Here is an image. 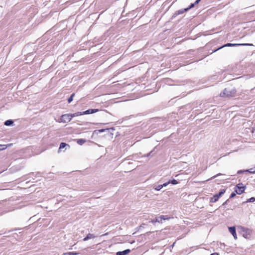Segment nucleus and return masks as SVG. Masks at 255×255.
I'll return each instance as SVG.
<instances>
[{
	"label": "nucleus",
	"instance_id": "f257e3e1",
	"mask_svg": "<svg viewBox=\"0 0 255 255\" xmlns=\"http://www.w3.org/2000/svg\"><path fill=\"white\" fill-rule=\"evenodd\" d=\"M236 92V90L233 88H227L220 93V96L222 97H233L235 95Z\"/></svg>",
	"mask_w": 255,
	"mask_h": 255
},
{
	"label": "nucleus",
	"instance_id": "f03ea898",
	"mask_svg": "<svg viewBox=\"0 0 255 255\" xmlns=\"http://www.w3.org/2000/svg\"><path fill=\"white\" fill-rule=\"evenodd\" d=\"M225 192V189H222L220 190V191L219 192V194H215V195L213 196V197L211 198L210 199V202H212V203H215L216 202H217L218 199H219V198L222 196Z\"/></svg>",
	"mask_w": 255,
	"mask_h": 255
},
{
	"label": "nucleus",
	"instance_id": "7ed1b4c3",
	"mask_svg": "<svg viewBox=\"0 0 255 255\" xmlns=\"http://www.w3.org/2000/svg\"><path fill=\"white\" fill-rule=\"evenodd\" d=\"M72 119V117L70 114H64L60 118L61 122L64 123L70 122Z\"/></svg>",
	"mask_w": 255,
	"mask_h": 255
},
{
	"label": "nucleus",
	"instance_id": "20e7f679",
	"mask_svg": "<svg viewBox=\"0 0 255 255\" xmlns=\"http://www.w3.org/2000/svg\"><path fill=\"white\" fill-rule=\"evenodd\" d=\"M253 46V44H250V43H240V44H237V43H228L226 44H225L224 46L222 47H231V46ZM221 48V47L220 48Z\"/></svg>",
	"mask_w": 255,
	"mask_h": 255
},
{
	"label": "nucleus",
	"instance_id": "39448f33",
	"mask_svg": "<svg viewBox=\"0 0 255 255\" xmlns=\"http://www.w3.org/2000/svg\"><path fill=\"white\" fill-rule=\"evenodd\" d=\"M245 189V188L244 186L238 184L235 187V192L238 194H241L244 192Z\"/></svg>",
	"mask_w": 255,
	"mask_h": 255
},
{
	"label": "nucleus",
	"instance_id": "423d86ee",
	"mask_svg": "<svg viewBox=\"0 0 255 255\" xmlns=\"http://www.w3.org/2000/svg\"><path fill=\"white\" fill-rule=\"evenodd\" d=\"M194 6V4H191V5L187 8L181 9L176 12L175 14H180L183 13L184 12L188 11L189 9L193 8Z\"/></svg>",
	"mask_w": 255,
	"mask_h": 255
},
{
	"label": "nucleus",
	"instance_id": "0eeeda50",
	"mask_svg": "<svg viewBox=\"0 0 255 255\" xmlns=\"http://www.w3.org/2000/svg\"><path fill=\"white\" fill-rule=\"evenodd\" d=\"M229 230L231 234L233 236L235 239H237L236 229L235 227H231L229 228Z\"/></svg>",
	"mask_w": 255,
	"mask_h": 255
},
{
	"label": "nucleus",
	"instance_id": "6e6552de",
	"mask_svg": "<svg viewBox=\"0 0 255 255\" xmlns=\"http://www.w3.org/2000/svg\"><path fill=\"white\" fill-rule=\"evenodd\" d=\"M98 111V109H89L83 112V115L92 114Z\"/></svg>",
	"mask_w": 255,
	"mask_h": 255
},
{
	"label": "nucleus",
	"instance_id": "1a4fd4ad",
	"mask_svg": "<svg viewBox=\"0 0 255 255\" xmlns=\"http://www.w3.org/2000/svg\"><path fill=\"white\" fill-rule=\"evenodd\" d=\"M130 250L129 249H127L124 251L118 252L116 254L117 255H126L129 253Z\"/></svg>",
	"mask_w": 255,
	"mask_h": 255
},
{
	"label": "nucleus",
	"instance_id": "9d476101",
	"mask_svg": "<svg viewBox=\"0 0 255 255\" xmlns=\"http://www.w3.org/2000/svg\"><path fill=\"white\" fill-rule=\"evenodd\" d=\"M96 236L92 234H88L87 236L83 239L84 241H88V240L94 239Z\"/></svg>",
	"mask_w": 255,
	"mask_h": 255
},
{
	"label": "nucleus",
	"instance_id": "9b49d317",
	"mask_svg": "<svg viewBox=\"0 0 255 255\" xmlns=\"http://www.w3.org/2000/svg\"><path fill=\"white\" fill-rule=\"evenodd\" d=\"M69 114L71 116L72 119L75 117H78L79 116L83 115L82 112H76L74 114Z\"/></svg>",
	"mask_w": 255,
	"mask_h": 255
},
{
	"label": "nucleus",
	"instance_id": "f8f14e48",
	"mask_svg": "<svg viewBox=\"0 0 255 255\" xmlns=\"http://www.w3.org/2000/svg\"><path fill=\"white\" fill-rule=\"evenodd\" d=\"M13 122L12 120H8L4 122V125H5L6 126H11L13 124Z\"/></svg>",
	"mask_w": 255,
	"mask_h": 255
},
{
	"label": "nucleus",
	"instance_id": "ddd939ff",
	"mask_svg": "<svg viewBox=\"0 0 255 255\" xmlns=\"http://www.w3.org/2000/svg\"><path fill=\"white\" fill-rule=\"evenodd\" d=\"M86 142V140L83 139H77V143L80 145H82Z\"/></svg>",
	"mask_w": 255,
	"mask_h": 255
},
{
	"label": "nucleus",
	"instance_id": "4468645a",
	"mask_svg": "<svg viewBox=\"0 0 255 255\" xmlns=\"http://www.w3.org/2000/svg\"><path fill=\"white\" fill-rule=\"evenodd\" d=\"M11 144H9L7 145H2L0 144V147H1V148H0V150H3L6 149L7 147L10 146Z\"/></svg>",
	"mask_w": 255,
	"mask_h": 255
},
{
	"label": "nucleus",
	"instance_id": "2eb2a0df",
	"mask_svg": "<svg viewBox=\"0 0 255 255\" xmlns=\"http://www.w3.org/2000/svg\"><path fill=\"white\" fill-rule=\"evenodd\" d=\"M68 145L66 143H65L64 142H62L60 144L59 150L64 148V147H65L66 146H68Z\"/></svg>",
	"mask_w": 255,
	"mask_h": 255
},
{
	"label": "nucleus",
	"instance_id": "dca6fc26",
	"mask_svg": "<svg viewBox=\"0 0 255 255\" xmlns=\"http://www.w3.org/2000/svg\"><path fill=\"white\" fill-rule=\"evenodd\" d=\"M78 254V253L74 252H67L64 253L63 255H77Z\"/></svg>",
	"mask_w": 255,
	"mask_h": 255
},
{
	"label": "nucleus",
	"instance_id": "f3484780",
	"mask_svg": "<svg viewBox=\"0 0 255 255\" xmlns=\"http://www.w3.org/2000/svg\"><path fill=\"white\" fill-rule=\"evenodd\" d=\"M74 96H75V94H74V93H73V94L71 95V96H70V97L68 99V102L69 103H71V102L72 101V100H73V97H74Z\"/></svg>",
	"mask_w": 255,
	"mask_h": 255
},
{
	"label": "nucleus",
	"instance_id": "a211bd4d",
	"mask_svg": "<svg viewBox=\"0 0 255 255\" xmlns=\"http://www.w3.org/2000/svg\"><path fill=\"white\" fill-rule=\"evenodd\" d=\"M150 223L154 224L155 222H158L161 223V221H160L159 218L158 217L156 218L155 220H152L151 221H150Z\"/></svg>",
	"mask_w": 255,
	"mask_h": 255
},
{
	"label": "nucleus",
	"instance_id": "6ab92c4d",
	"mask_svg": "<svg viewBox=\"0 0 255 255\" xmlns=\"http://www.w3.org/2000/svg\"><path fill=\"white\" fill-rule=\"evenodd\" d=\"M246 171L249 172L251 173H255V167L254 168H250V169L247 170Z\"/></svg>",
	"mask_w": 255,
	"mask_h": 255
},
{
	"label": "nucleus",
	"instance_id": "aec40b11",
	"mask_svg": "<svg viewBox=\"0 0 255 255\" xmlns=\"http://www.w3.org/2000/svg\"><path fill=\"white\" fill-rule=\"evenodd\" d=\"M162 188V186L161 185H159L154 187V189L156 191H159Z\"/></svg>",
	"mask_w": 255,
	"mask_h": 255
},
{
	"label": "nucleus",
	"instance_id": "412c9836",
	"mask_svg": "<svg viewBox=\"0 0 255 255\" xmlns=\"http://www.w3.org/2000/svg\"><path fill=\"white\" fill-rule=\"evenodd\" d=\"M159 218L160 221H161V223H162V220H165L166 219H167L168 218H165V216L161 215L160 217H158Z\"/></svg>",
	"mask_w": 255,
	"mask_h": 255
},
{
	"label": "nucleus",
	"instance_id": "4be33fe9",
	"mask_svg": "<svg viewBox=\"0 0 255 255\" xmlns=\"http://www.w3.org/2000/svg\"><path fill=\"white\" fill-rule=\"evenodd\" d=\"M169 181H170V183H171L173 185H176L178 183L177 181L175 179H173L171 181L169 180Z\"/></svg>",
	"mask_w": 255,
	"mask_h": 255
},
{
	"label": "nucleus",
	"instance_id": "5701e85b",
	"mask_svg": "<svg viewBox=\"0 0 255 255\" xmlns=\"http://www.w3.org/2000/svg\"><path fill=\"white\" fill-rule=\"evenodd\" d=\"M255 201V197H251L249 199H248L247 201V202H254Z\"/></svg>",
	"mask_w": 255,
	"mask_h": 255
},
{
	"label": "nucleus",
	"instance_id": "b1692460",
	"mask_svg": "<svg viewBox=\"0 0 255 255\" xmlns=\"http://www.w3.org/2000/svg\"><path fill=\"white\" fill-rule=\"evenodd\" d=\"M170 183V181H168L164 184H163L162 185H161L162 186V188L163 187H166V186H167Z\"/></svg>",
	"mask_w": 255,
	"mask_h": 255
},
{
	"label": "nucleus",
	"instance_id": "393cba45",
	"mask_svg": "<svg viewBox=\"0 0 255 255\" xmlns=\"http://www.w3.org/2000/svg\"><path fill=\"white\" fill-rule=\"evenodd\" d=\"M236 193L235 192H233L231 194V196H230V198H233L236 195Z\"/></svg>",
	"mask_w": 255,
	"mask_h": 255
},
{
	"label": "nucleus",
	"instance_id": "a878e982",
	"mask_svg": "<svg viewBox=\"0 0 255 255\" xmlns=\"http://www.w3.org/2000/svg\"><path fill=\"white\" fill-rule=\"evenodd\" d=\"M200 1L201 0H196L193 4H194L195 5V4H198Z\"/></svg>",
	"mask_w": 255,
	"mask_h": 255
},
{
	"label": "nucleus",
	"instance_id": "bb28decb",
	"mask_svg": "<svg viewBox=\"0 0 255 255\" xmlns=\"http://www.w3.org/2000/svg\"><path fill=\"white\" fill-rule=\"evenodd\" d=\"M200 1L201 0H196L193 4H194L195 5V4H198Z\"/></svg>",
	"mask_w": 255,
	"mask_h": 255
},
{
	"label": "nucleus",
	"instance_id": "cd10ccee",
	"mask_svg": "<svg viewBox=\"0 0 255 255\" xmlns=\"http://www.w3.org/2000/svg\"><path fill=\"white\" fill-rule=\"evenodd\" d=\"M105 129H100V130H99L98 131H99V132H102L104 131H105Z\"/></svg>",
	"mask_w": 255,
	"mask_h": 255
},
{
	"label": "nucleus",
	"instance_id": "c85d7f7f",
	"mask_svg": "<svg viewBox=\"0 0 255 255\" xmlns=\"http://www.w3.org/2000/svg\"><path fill=\"white\" fill-rule=\"evenodd\" d=\"M210 255H219L218 253H214L211 254Z\"/></svg>",
	"mask_w": 255,
	"mask_h": 255
},
{
	"label": "nucleus",
	"instance_id": "c756f323",
	"mask_svg": "<svg viewBox=\"0 0 255 255\" xmlns=\"http://www.w3.org/2000/svg\"><path fill=\"white\" fill-rule=\"evenodd\" d=\"M219 175H221V174H218L217 175H216V176H214L212 177V178H215L216 177L219 176Z\"/></svg>",
	"mask_w": 255,
	"mask_h": 255
},
{
	"label": "nucleus",
	"instance_id": "7c9ffc66",
	"mask_svg": "<svg viewBox=\"0 0 255 255\" xmlns=\"http://www.w3.org/2000/svg\"><path fill=\"white\" fill-rule=\"evenodd\" d=\"M152 152V151H150L149 153H148L147 155H146V156H148L150 155V154L151 153V152Z\"/></svg>",
	"mask_w": 255,
	"mask_h": 255
},
{
	"label": "nucleus",
	"instance_id": "2f4dec72",
	"mask_svg": "<svg viewBox=\"0 0 255 255\" xmlns=\"http://www.w3.org/2000/svg\"><path fill=\"white\" fill-rule=\"evenodd\" d=\"M226 203H227V201H226L225 202H224V203H223V205H224L226 204Z\"/></svg>",
	"mask_w": 255,
	"mask_h": 255
}]
</instances>
